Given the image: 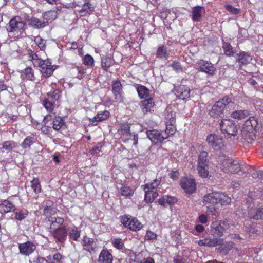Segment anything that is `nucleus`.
<instances>
[{
  "label": "nucleus",
  "mask_w": 263,
  "mask_h": 263,
  "mask_svg": "<svg viewBox=\"0 0 263 263\" xmlns=\"http://www.w3.org/2000/svg\"><path fill=\"white\" fill-rule=\"evenodd\" d=\"M160 16L163 19L174 20L176 18V14L170 10L165 9L160 13Z\"/></svg>",
  "instance_id": "72a5a7b5"
},
{
  "label": "nucleus",
  "mask_w": 263,
  "mask_h": 263,
  "mask_svg": "<svg viewBox=\"0 0 263 263\" xmlns=\"http://www.w3.org/2000/svg\"><path fill=\"white\" fill-rule=\"evenodd\" d=\"M84 64L85 65H87L89 66H93L94 65V60L92 57L89 54H87L85 56L83 61Z\"/></svg>",
  "instance_id": "5fc2aeb1"
},
{
  "label": "nucleus",
  "mask_w": 263,
  "mask_h": 263,
  "mask_svg": "<svg viewBox=\"0 0 263 263\" xmlns=\"http://www.w3.org/2000/svg\"><path fill=\"white\" fill-rule=\"evenodd\" d=\"M146 135L148 138L154 144H157L162 142L164 139L167 138V136L164 135L163 132L153 129L146 132Z\"/></svg>",
  "instance_id": "9d476101"
},
{
  "label": "nucleus",
  "mask_w": 263,
  "mask_h": 263,
  "mask_svg": "<svg viewBox=\"0 0 263 263\" xmlns=\"http://www.w3.org/2000/svg\"><path fill=\"white\" fill-rule=\"evenodd\" d=\"M57 242L62 243L66 239L67 231L65 226H62L50 232Z\"/></svg>",
  "instance_id": "4468645a"
},
{
  "label": "nucleus",
  "mask_w": 263,
  "mask_h": 263,
  "mask_svg": "<svg viewBox=\"0 0 263 263\" xmlns=\"http://www.w3.org/2000/svg\"><path fill=\"white\" fill-rule=\"evenodd\" d=\"M222 170L226 173H237L241 171V166L237 160L227 159L222 162Z\"/></svg>",
  "instance_id": "6e6552de"
},
{
  "label": "nucleus",
  "mask_w": 263,
  "mask_h": 263,
  "mask_svg": "<svg viewBox=\"0 0 263 263\" xmlns=\"http://www.w3.org/2000/svg\"><path fill=\"white\" fill-rule=\"evenodd\" d=\"M251 218L260 219L263 218V208H259L256 210L255 215L250 216Z\"/></svg>",
  "instance_id": "4d7b16f0"
},
{
  "label": "nucleus",
  "mask_w": 263,
  "mask_h": 263,
  "mask_svg": "<svg viewBox=\"0 0 263 263\" xmlns=\"http://www.w3.org/2000/svg\"><path fill=\"white\" fill-rule=\"evenodd\" d=\"M120 193L122 196L127 197L132 196L134 192L129 187L123 186L120 189Z\"/></svg>",
  "instance_id": "8fccbe9b"
},
{
  "label": "nucleus",
  "mask_w": 263,
  "mask_h": 263,
  "mask_svg": "<svg viewBox=\"0 0 263 263\" xmlns=\"http://www.w3.org/2000/svg\"><path fill=\"white\" fill-rule=\"evenodd\" d=\"M190 89L185 85H180L175 88L176 96L182 100H185L189 97Z\"/></svg>",
  "instance_id": "a211bd4d"
},
{
  "label": "nucleus",
  "mask_w": 263,
  "mask_h": 263,
  "mask_svg": "<svg viewBox=\"0 0 263 263\" xmlns=\"http://www.w3.org/2000/svg\"><path fill=\"white\" fill-rule=\"evenodd\" d=\"M222 132L234 136L236 134L237 128L234 121L229 119H223L220 123Z\"/></svg>",
  "instance_id": "0eeeda50"
},
{
  "label": "nucleus",
  "mask_w": 263,
  "mask_h": 263,
  "mask_svg": "<svg viewBox=\"0 0 263 263\" xmlns=\"http://www.w3.org/2000/svg\"><path fill=\"white\" fill-rule=\"evenodd\" d=\"M32 144V142L31 140V138H25L23 143H22V146L23 148H27L29 147Z\"/></svg>",
  "instance_id": "052dcab7"
},
{
  "label": "nucleus",
  "mask_w": 263,
  "mask_h": 263,
  "mask_svg": "<svg viewBox=\"0 0 263 263\" xmlns=\"http://www.w3.org/2000/svg\"><path fill=\"white\" fill-rule=\"evenodd\" d=\"M36 67L40 68L41 72L45 77L50 76L54 70L53 66L51 65V63L49 59L42 60L40 61V64L37 65Z\"/></svg>",
  "instance_id": "f8f14e48"
},
{
  "label": "nucleus",
  "mask_w": 263,
  "mask_h": 263,
  "mask_svg": "<svg viewBox=\"0 0 263 263\" xmlns=\"http://www.w3.org/2000/svg\"><path fill=\"white\" fill-rule=\"evenodd\" d=\"M31 187L35 194H39L41 192V185L38 178H34L31 181Z\"/></svg>",
  "instance_id": "4c0bfd02"
},
{
  "label": "nucleus",
  "mask_w": 263,
  "mask_h": 263,
  "mask_svg": "<svg viewBox=\"0 0 263 263\" xmlns=\"http://www.w3.org/2000/svg\"><path fill=\"white\" fill-rule=\"evenodd\" d=\"M173 69L176 71L179 72L182 71V68L179 62L177 61H174L171 65Z\"/></svg>",
  "instance_id": "13d9d810"
},
{
  "label": "nucleus",
  "mask_w": 263,
  "mask_h": 263,
  "mask_svg": "<svg viewBox=\"0 0 263 263\" xmlns=\"http://www.w3.org/2000/svg\"><path fill=\"white\" fill-rule=\"evenodd\" d=\"M199 221L202 223H205L207 222V217L206 216L202 214L199 217Z\"/></svg>",
  "instance_id": "774afa93"
},
{
  "label": "nucleus",
  "mask_w": 263,
  "mask_h": 263,
  "mask_svg": "<svg viewBox=\"0 0 263 263\" xmlns=\"http://www.w3.org/2000/svg\"><path fill=\"white\" fill-rule=\"evenodd\" d=\"M222 240L218 239L215 238H206L204 239L199 240L198 245L200 246H208L210 247H215L219 245H221Z\"/></svg>",
  "instance_id": "412c9836"
},
{
  "label": "nucleus",
  "mask_w": 263,
  "mask_h": 263,
  "mask_svg": "<svg viewBox=\"0 0 263 263\" xmlns=\"http://www.w3.org/2000/svg\"><path fill=\"white\" fill-rule=\"evenodd\" d=\"M61 7L60 6L57 7L53 10L48 11L43 14V17L46 21L54 20L57 18L59 12L61 11Z\"/></svg>",
  "instance_id": "b1692460"
},
{
  "label": "nucleus",
  "mask_w": 263,
  "mask_h": 263,
  "mask_svg": "<svg viewBox=\"0 0 263 263\" xmlns=\"http://www.w3.org/2000/svg\"><path fill=\"white\" fill-rule=\"evenodd\" d=\"M222 48L223 49L224 54L227 56H232L234 53L233 49L232 46L226 42L223 43Z\"/></svg>",
  "instance_id": "49530a36"
},
{
  "label": "nucleus",
  "mask_w": 263,
  "mask_h": 263,
  "mask_svg": "<svg viewBox=\"0 0 263 263\" xmlns=\"http://www.w3.org/2000/svg\"><path fill=\"white\" fill-rule=\"evenodd\" d=\"M225 9L232 14L236 15L240 13V9L235 8L231 5L227 4L224 6Z\"/></svg>",
  "instance_id": "864d4df0"
},
{
  "label": "nucleus",
  "mask_w": 263,
  "mask_h": 263,
  "mask_svg": "<svg viewBox=\"0 0 263 263\" xmlns=\"http://www.w3.org/2000/svg\"><path fill=\"white\" fill-rule=\"evenodd\" d=\"M219 195L218 203H220L221 205H227L231 202V198L226 194L219 193Z\"/></svg>",
  "instance_id": "ea45409f"
},
{
  "label": "nucleus",
  "mask_w": 263,
  "mask_h": 263,
  "mask_svg": "<svg viewBox=\"0 0 263 263\" xmlns=\"http://www.w3.org/2000/svg\"><path fill=\"white\" fill-rule=\"evenodd\" d=\"M68 48L70 49H76L78 47V43L75 42L69 43L68 44Z\"/></svg>",
  "instance_id": "69168bd1"
},
{
  "label": "nucleus",
  "mask_w": 263,
  "mask_h": 263,
  "mask_svg": "<svg viewBox=\"0 0 263 263\" xmlns=\"http://www.w3.org/2000/svg\"><path fill=\"white\" fill-rule=\"evenodd\" d=\"M195 68L199 71L213 75L216 71V68L211 62L203 60H198L195 64Z\"/></svg>",
  "instance_id": "423d86ee"
},
{
  "label": "nucleus",
  "mask_w": 263,
  "mask_h": 263,
  "mask_svg": "<svg viewBox=\"0 0 263 263\" xmlns=\"http://www.w3.org/2000/svg\"><path fill=\"white\" fill-rule=\"evenodd\" d=\"M34 41L41 50H45L46 48V40L43 39L40 36H36L34 37Z\"/></svg>",
  "instance_id": "37998d69"
},
{
  "label": "nucleus",
  "mask_w": 263,
  "mask_h": 263,
  "mask_svg": "<svg viewBox=\"0 0 263 263\" xmlns=\"http://www.w3.org/2000/svg\"><path fill=\"white\" fill-rule=\"evenodd\" d=\"M208 154L202 151L199 155L197 160V170L199 176L203 178H208L209 176L210 161L208 159Z\"/></svg>",
  "instance_id": "f257e3e1"
},
{
  "label": "nucleus",
  "mask_w": 263,
  "mask_h": 263,
  "mask_svg": "<svg viewBox=\"0 0 263 263\" xmlns=\"http://www.w3.org/2000/svg\"><path fill=\"white\" fill-rule=\"evenodd\" d=\"M170 52L166 46L164 45H160L158 47L156 51V56L160 59H167Z\"/></svg>",
  "instance_id": "2f4dec72"
},
{
  "label": "nucleus",
  "mask_w": 263,
  "mask_h": 263,
  "mask_svg": "<svg viewBox=\"0 0 263 263\" xmlns=\"http://www.w3.org/2000/svg\"><path fill=\"white\" fill-rule=\"evenodd\" d=\"M15 209V205L8 200H4L0 204V213L1 214L14 212Z\"/></svg>",
  "instance_id": "aec40b11"
},
{
  "label": "nucleus",
  "mask_w": 263,
  "mask_h": 263,
  "mask_svg": "<svg viewBox=\"0 0 263 263\" xmlns=\"http://www.w3.org/2000/svg\"><path fill=\"white\" fill-rule=\"evenodd\" d=\"M128 125H123L118 130L120 139L125 143L127 142L132 137Z\"/></svg>",
  "instance_id": "6ab92c4d"
},
{
  "label": "nucleus",
  "mask_w": 263,
  "mask_h": 263,
  "mask_svg": "<svg viewBox=\"0 0 263 263\" xmlns=\"http://www.w3.org/2000/svg\"><path fill=\"white\" fill-rule=\"evenodd\" d=\"M205 10L204 7L197 6L192 8L191 18L193 22H200L204 15Z\"/></svg>",
  "instance_id": "dca6fc26"
},
{
  "label": "nucleus",
  "mask_w": 263,
  "mask_h": 263,
  "mask_svg": "<svg viewBox=\"0 0 263 263\" xmlns=\"http://www.w3.org/2000/svg\"><path fill=\"white\" fill-rule=\"evenodd\" d=\"M206 142L215 150L219 149L222 146L223 141L220 136L215 134H210L207 137Z\"/></svg>",
  "instance_id": "2eb2a0df"
},
{
  "label": "nucleus",
  "mask_w": 263,
  "mask_h": 263,
  "mask_svg": "<svg viewBox=\"0 0 263 263\" xmlns=\"http://www.w3.org/2000/svg\"><path fill=\"white\" fill-rule=\"evenodd\" d=\"M120 221L125 227L132 231H139L142 228V224L138 219L128 215L120 217Z\"/></svg>",
  "instance_id": "39448f33"
},
{
  "label": "nucleus",
  "mask_w": 263,
  "mask_h": 263,
  "mask_svg": "<svg viewBox=\"0 0 263 263\" xmlns=\"http://www.w3.org/2000/svg\"><path fill=\"white\" fill-rule=\"evenodd\" d=\"M82 245L84 249L89 253L95 252V246L94 241L92 238H90L87 236H84L82 240Z\"/></svg>",
  "instance_id": "393cba45"
},
{
  "label": "nucleus",
  "mask_w": 263,
  "mask_h": 263,
  "mask_svg": "<svg viewBox=\"0 0 263 263\" xmlns=\"http://www.w3.org/2000/svg\"><path fill=\"white\" fill-rule=\"evenodd\" d=\"M48 98L53 101L57 100L60 97V91L58 89L51 90L47 93Z\"/></svg>",
  "instance_id": "c03bdc74"
},
{
  "label": "nucleus",
  "mask_w": 263,
  "mask_h": 263,
  "mask_svg": "<svg viewBox=\"0 0 263 263\" xmlns=\"http://www.w3.org/2000/svg\"><path fill=\"white\" fill-rule=\"evenodd\" d=\"M16 146V143L13 141H6L4 142L2 145L3 148L7 151H11Z\"/></svg>",
  "instance_id": "603ef678"
},
{
  "label": "nucleus",
  "mask_w": 263,
  "mask_h": 263,
  "mask_svg": "<svg viewBox=\"0 0 263 263\" xmlns=\"http://www.w3.org/2000/svg\"><path fill=\"white\" fill-rule=\"evenodd\" d=\"M137 92L139 96L141 98H144L148 95V90L144 86H140L138 87Z\"/></svg>",
  "instance_id": "09e8293b"
},
{
  "label": "nucleus",
  "mask_w": 263,
  "mask_h": 263,
  "mask_svg": "<svg viewBox=\"0 0 263 263\" xmlns=\"http://www.w3.org/2000/svg\"><path fill=\"white\" fill-rule=\"evenodd\" d=\"M20 253L25 256H29L36 249V246L32 242L28 241L20 243L18 246Z\"/></svg>",
  "instance_id": "ddd939ff"
},
{
  "label": "nucleus",
  "mask_w": 263,
  "mask_h": 263,
  "mask_svg": "<svg viewBox=\"0 0 263 263\" xmlns=\"http://www.w3.org/2000/svg\"><path fill=\"white\" fill-rule=\"evenodd\" d=\"M249 123L251 124L252 127L253 128L256 126V125L257 124V121L254 117H252L250 118L249 120H248L246 122L247 125H248Z\"/></svg>",
  "instance_id": "e2e57ef3"
},
{
  "label": "nucleus",
  "mask_w": 263,
  "mask_h": 263,
  "mask_svg": "<svg viewBox=\"0 0 263 263\" xmlns=\"http://www.w3.org/2000/svg\"><path fill=\"white\" fill-rule=\"evenodd\" d=\"M154 105V102L152 98L145 99L141 101V108L144 114L151 112Z\"/></svg>",
  "instance_id": "a878e982"
},
{
  "label": "nucleus",
  "mask_w": 263,
  "mask_h": 263,
  "mask_svg": "<svg viewBox=\"0 0 263 263\" xmlns=\"http://www.w3.org/2000/svg\"><path fill=\"white\" fill-rule=\"evenodd\" d=\"M29 58L31 60L34 67L40 64V61L42 60L39 58L38 55L34 51L30 50L29 53Z\"/></svg>",
  "instance_id": "79ce46f5"
},
{
  "label": "nucleus",
  "mask_w": 263,
  "mask_h": 263,
  "mask_svg": "<svg viewBox=\"0 0 263 263\" xmlns=\"http://www.w3.org/2000/svg\"><path fill=\"white\" fill-rule=\"evenodd\" d=\"M140 263H155V261L151 257H147L144 258Z\"/></svg>",
  "instance_id": "338daca9"
},
{
  "label": "nucleus",
  "mask_w": 263,
  "mask_h": 263,
  "mask_svg": "<svg viewBox=\"0 0 263 263\" xmlns=\"http://www.w3.org/2000/svg\"><path fill=\"white\" fill-rule=\"evenodd\" d=\"M252 60L251 56L246 52H241L239 55L238 61L242 64H247Z\"/></svg>",
  "instance_id": "a19ab883"
},
{
  "label": "nucleus",
  "mask_w": 263,
  "mask_h": 263,
  "mask_svg": "<svg viewBox=\"0 0 263 263\" xmlns=\"http://www.w3.org/2000/svg\"><path fill=\"white\" fill-rule=\"evenodd\" d=\"M25 23L19 16H15L9 21L7 25V30L8 32H13L23 29Z\"/></svg>",
  "instance_id": "9b49d317"
},
{
  "label": "nucleus",
  "mask_w": 263,
  "mask_h": 263,
  "mask_svg": "<svg viewBox=\"0 0 263 263\" xmlns=\"http://www.w3.org/2000/svg\"><path fill=\"white\" fill-rule=\"evenodd\" d=\"M249 115L248 110H236L232 112L231 117L236 119L241 120L246 118Z\"/></svg>",
  "instance_id": "473e14b6"
},
{
  "label": "nucleus",
  "mask_w": 263,
  "mask_h": 263,
  "mask_svg": "<svg viewBox=\"0 0 263 263\" xmlns=\"http://www.w3.org/2000/svg\"><path fill=\"white\" fill-rule=\"evenodd\" d=\"M80 234L78 231L77 227L75 226L72 227L69 232V236L73 240H77L78 238L80 237Z\"/></svg>",
  "instance_id": "3c124183"
},
{
  "label": "nucleus",
  "mask_w": 263,
  "mask_h": 263,
  "mask_svg": "<svg viewBox=\"0 0 263 263\" xmlns=\"http://www.w3.org/2000/svg\"><path fill=\"white\" fill-rule=\"evenodd\" d=\"M180 185L184 192L188 194L193 193L196 189L195 180L192 177L183 178L180 180Z\"/></svg>",
  "instance_id": "1a4fd4ad"
},
{
  "label": "nucleus",
  "mask_w": 263,
  "mask_h": 263,
  "mask_svg": "<svg viewBox=\"0 0 263 263\" xmlns=\"http://www.w3.org/2000/svg\"><path fill=\"white\" fill-rule=\"evenodd\" d=\"M111 64V61L110 59L106 58L102 59L101 65L104 70H107V69L110 67Z\"/></svg>",
  "instance_id": "6e6d98bb"
},
{
  "label": "nucleus",
  "mask_w": 263,
  "mask_h": 263,
  "mask_svg": "<svg viewBox=\"0 0 263 263\" xmlns=\"http://www.w3.org/2000/svg\"><path fill=\"white\" fill-rule=\"evenodd\" d=\"M29 25L32 27L36 29L42 28L48 25L47 21H42L36 17H32L29 22Z\"/></svg>",
  "instance_id": "c85d7f7f"
},
{
  "label": "nucleus",
  "mask_w": 263,
  "mask_h": 263,
  "mask_svg": "<svg viewBox=\"0 0 263 263\" xmlns=\"http://www.w3.org/2000/svg\"><path fill=\"white\" fill-rule=\"evenodd\" d=\"M145 237L147 240H152L156 239L157 235L151 231H147Z\"/></svg>",
  "instance_id": "680f3d73"
},
{
  "label": "nucleus",
  "mask_w": 263,
  "mask_h": 263,
  "mask_svg": "<svg viewBox=\"0 0 263 263\" xmlns=\"http://www.w3.org/2000/svg\"><path fill=\"white\" fill-rule=\"evenodd\" d=\"M48 222L50 224V232L60 228L64 222V219L58 216H51L48 217Z\"/></svg>",
  "instance_id": "4be33fe9"
},
{
  "label": "nucleus",
  "mask_w": 263,
  "mask_h": 263,
  "mask_svg": "<svg viewBox=\"0 0 263 263\" xmlns=\"http://www.w3.org/2000/svg\"><path fill=\"white\" fill-rule=\"evenodd\" d=\"M42 104L48 112H51L53 110L54 105L52 100L49 98L45 99L43 101Z\"/></svg>",
  "instance_id": "de8ad7c7"
},
{
  "label": "nucleus",
  "mask_w": 263,
  "mask_h": 263,
  "mask_svg": "<svg viewBox=\"0 0 263 263\" xmlns=\"http://www.w3.org/2000/svg\"><path fill=\"white\" fill-rule=\"evenodd\" d=\"M58 212V210L50 206L46 205L44 209V214L46 216L48 219V217L51 216H56L55 214Z\"/></svg>",
  "instance_id": "c9c22d12"
},
{
  "label": "nucleus",
  "mask_w": 263,
  "mask_h": 263,
  "mask_svg": "<svg viewBox=\"0 0 263 263\" xmlns=\"http://www.w3.org/2000/svg\"><path fill=\"white\" fill-rule=\"evenodd\" d=\"M27 215V213L26 211H20L15 213V218L18 220H22L24 219Z\"/></svg>",
  "instance_id": "bf43d9fd"
},
{
  "label": "nucleus",
  "mask_w": 263,
  "mask_h": 263,
  "mask_svg": "<svg viewBox=\"0 0 263 263\" xmlns=\"http://www.w3.org/2000/svg\"><path fill=\"white\" fill-rule=\"evenodd\" d=\"M172 119L170 121H166V129L165 132H163V133L167 136V137L170 135H173L175 133L176 129V127L174 125V118L173 117V115H171Z\"/></svg>",
  "instance_id": "cd10ccee"
},
{
  "label": "nucleus",
  "mask_w": 263,
  "mask_h": 263,
  "mask_svg": "<svg viewBox=\"0 0 263 263\" xmlns=\"http://www.w3.org/2000/svg\"><path fill=\"white\" fill-rule=\"evenodd\" d=\"M22 77L24 79H26L28 80L33 81L34 79V76L33 70L32 69V68H26L22 72Z\"/></svg>",
  "instance_id": "f704fd0d"
},
{
  "label": "nucleus",
  "mask_w": 263,
  "mask_h": 263,
  "mask_svg": "<svg viewBox=\"0 0 263 263\" xmlns=\"http://www.w3.org/2000/svg\"><path fill=\"white\" fill-rule=\"evenodd\" d=\"M52 127L56 130H59L64 125L63 120L60 117H55L53 121Z\"/></svg>",
  "instance_id": "a18cd8bd"
},
{
  "label": "nucleus",
  "mask_w": 263,
  "mask_h": 263,
  "mask_svg": "<svg viewBox=\"0 0 263 263\" xmlns=\"http://www.w3.org/2000/svg\"><path fill=\"white\" fill-rule=\"evenodd\" d=\"M112 256L107 250L103 249L99 256V261L102 263H112Z\"/></svg>",
  "instance_id": "bb28decb"
},
{
  "label": "nucleus",
  "mask_w": 263,
  "mask_h": 263,
  "mask_svg": "<svg viewBox=\"0 0 263 263\" xmlns=\"http://www.w3.org/2000/svg\"><path fill=\"white\" fill-rule=\"evenodd\" d=\"M161 177L156 178L152 182L147 183L143 186L145 200L147 202H152L158 196L157 187L161 182Z\"/></svg>",
  "instance_id": "f03ea898"
},
{
  "label": "nucleus",
  "mask_w": 263,
  "mask_h": 263,
  "mask_svg": "<svg viewBox=\"0 0 263 263\" xmlns=\"http://www.w3.org/2000/svg\"><path fill=\"white\" fill-rule=\"evenodd\" d=\"M63 258L62 255L60 253H57L53 256V259L57 262H59Z\"/></svg>",
  "instance_id": "0e129e2a"
},
{
  "label": "nucleus",
  "mask_w": 263,
  "mask_h": 263,
  "mask_svg": "<svg viewBox=\"0 0 263 263\" xmlns=\"http://www.w3.org/2000/svg\"><path fill=\"white\" fill-rule=\"evenodd\" d=\"M109 116V112L106 110L98 112L97 115L94 117V121H93V123L94 124L95 122H98L99 121H102L107 119Z\"/></svg>",
  "instance_id": "58836bf2"
},
{
  "label": "nucleus",
  "mask_w": 263,
  "mask_h": 263,
  "mask_svg": "<svg viewBox=\"0 0 263 263\" xmlns=\"http://www.w3.org/2000/svg\"><path fill=\"white\" fill-rule=\"evenodd\" d=\"M233 102L231 98L225 96L216 102L209 111V114L213 117H217L222 115L227 106Z\"/></svg>",
  "instance_id": "7ed1b4c3"
},
{
  "label": "nucleus",
  "mask_w": 263,
  "mask_h": 263,
  "mask_svg": "<svg viewBox=\"0 0 263 263\" xmlns=\"http://www.w3.org/2000/svg\"><path fill=\"white\" fill-rule=\"evenodd\" d=\"M229 228H230V223L227 220L222 221H215L211 224V232L213 235L220 237Z\"/></svg>",
  "instance_id": "20e7f679"
},
{
  "label": "nucleus",
  "mask_w": 263,
  "mask_h": 263,
  "mask_svg": "<svg viewBox=\"0 0 263 263\" xmlns=\"http://www.w3.org/2000/svg\"><path fill=\"white\" fill-rule=\"evenodd\" d=\"M219 197V192H213L205 195L203 200L206 204L215 205L218 203Z\"/></svg>",
  "instance_id": "5701e85b"
},
{
  "label": "nucleus",
  "mask_w": 263,
  "mask_h": 263,
  "mask_svg": "<svg viewBox=\"0 0 263 263\" xmlns=\"http://www.w3.org/2000/svg\"><path fill=\"white\" fill-rule=\"evenodd\" d=\"M112 90L117 101L121 102L123 101L122 97V87L119 81H115L112 85Z\"/></svg>",
  "instance_id": "f3484780"
},
{
  "label": "nucleus",
  "mask_w": 263,
  "mask_h": 263,
  "mask_svg": "<svg viewBox=\"0 0 263 263\" xmlns=\"http://www.w3.org/2000/svg\"><path fill=\"white\" fill-rule=\"evenodd\" d=\"M177 202L176 198L165 195L160 198L158 201V203L160 205L166 206V204L171 205L174 204Z\"/></svg>",
  "instance_id": "c756f323"
},
{
  "label": "nucleus",
  "mask_w": 263,
  "mask_h": 263,
  "mask_svg": "<svg viewBox=\"0 0 263 263\" xmlns=\"http://www.w3.org/2000/svg\"><path fill=\"white\" fill-rule=\"evenodd\" d=\"M93 10V6L89 2H86L83 4L81 9L76 11L79 13L81 16H84L90 14Z\"/></svg>",
  "instance_id": "7c9ffc66"
},
{
  "label": "nucleus",
  "mask_w": 263,
  "mask_h": 263,
  "mask_svg": "<svg viewBox=\"0 0 263 263\" xmlns=\"http://www.w3.org/2000/svg\"><path fill=\"white\" fill-rule=\"evenodd\" d=\"M112 246L118 250H123L125 249L124 241L121 238H114L111 240Z\"/></svg>",
  "instance_id": "e433bc0d"
}]
</instances>
